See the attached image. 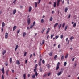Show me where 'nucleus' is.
I'll use <instances>...</instances> for the list:
<instances>
[{
    "label": "nucleus",
    "instance_id": "f257e3e1",
    "mask_svg": "<svg viewBox=\"0 0 79 79\" xmlns=\"http://www.w3.org/2000/svg\"><path fill=\"white\" fill-rule=\"evenodd\" d=\"M37 64H36L35 66V68L34 69V72L35 73V74L36 77H37V76H38V73H37V72L36 71H37Z\"/></svg>",
    "mask_w": 79,
    "mask_h": 79
},
{
    "label": "nucleus",
    "instance_id": "f03ea898",
    "mask_svg": "<svg viewBox=\"0 0 79 79\" xmlns=\"http://www.w3.org/2000/svg\"><path fill=\"white\" fill-rule=\"evenodd\" d=\"M8 37V33H6L5 35V39H7Z\"/></svg>",
    "mask_w": 79,
    "mask_h": 79
},
{
    "label": "nucleus",
    "instance_id": "7ed1b4c3",
    "mask_svg": "<svg viewBox=\"0 0 79 79\" xmlns=\"http://www.w3.org/2000/svg\"><path fill=\"white\" fill-rule=\"evenodd\" d=\"M60 0H57V6H59V3H60Z\"/></svg>",
    "mask_w": 79,
    "mask_h": 79
},
{
    "label": "nucleus",
    "instance_id": "20e7f679",
    "mask_svg": "<svg viewBox=\"0 0 79 79\" xmlns=\"http://www.w3.org/2000/svg\"><path fill=\"white\" fill-rule=\"evenodd\" d=\"M27 23L29 25L30 24V23H31V20H30V18H28L27 20Z\"/></svg>",
    "mask_w": 79,
    "mask_h": 79
},
{
    "label": "nucleus",
    "instance_id": "39448f33",
    "mask_svg": "<svg viewBox=\"0 0 79 79\" xmlns=\"http://www.w3.org/2000/svg\"><path fill=\"white\" fill-rule=\"evenodd\" d=\"M62 74V72L61 71L57 73V76H60Z\"/></svg>",
    "mask_w": 79,
    "mask_h": 79
},
{
    "label": "nucleus",
    "instance_id": "423d86ee",
    "mask_svg": "<svg viewBox=\"0 0 79 79\" xmlns=\"http://www.w3.org/2000/svg\"><path fill=\"white\" fill-rule=\"evenodd\" d=\"M16 63L18 64V65H19V64H20V62H19V60H17L16 61Z\"/></svg>",
    "mask_w": 79,
    "mask_h": 79
},
{
    "label": "nucleus",
    "instance_id": "0eeeda50",
    "mask_svg": "<svg viewBox=\"0 0 79 79\" xmlns=\"http://www.w3.org/2000/svg\"><path fill=\"white\" fill-rule=\"evenodd\" d=\"M6 53V50H4V51L2 52V54L3 55H5V54Z\"/></svg>",
    "mask_w": 79,
    "mask_h": 79
},
{
    "label": "nucleus",
    "instance_id": "6e6552de",
    "mask_svg": "<svg viewBox=\"0 0 79 79\" xmlns=\"http://www.w3.org/2000/svg\"><path fill=\"white\" fill-rule=\"evenodd\" d=\"M45 30V28H43L41 31V33H43Z\"/></svg>",
    "mask_w": 79,
    "mask_h": 79
},
{
    "label": "nucleus",
    "instance_id": "1a4fd4ad",
    "mask_svg": "<svg viewBox=\"0 0 79 79\" xmlns=\"http://www.w3.org/2000/svg\"><path fill=\"white\" fill-rule=\"evenodd\" d=\"M32 10V7H30L29 9V12H31Z\"/></svg>",
    "mask_w": 79,
    "mask_h": 79
},
{
    "label": "nucleus",
    "instance_id": "9d476101",
    "mask_svg": "<svg viewBox=\"0 0 79 79\" xmlns=\"http://www.w3.org/2000/svg\"><path fill=\"white\" fill-rule=\"evenodd\" d=\"M56 2H55L54 3L53 6L55 7H56Z\"/></svg>",
    "mask_w": 79,
    "mask_h": 79
},
{
    "label": "nucleus",
    "instance_id": "9b49d317",
    "mask_svg": "<svg viewBox=\"0 0 79 79\" xmlns=\"http://www.w3.org/2000/svg\"><path fill=\"white\" fill-rule=\"evenodd\" d=\"M5 27V23L4 22H2V27Z\"/></svg>",
    "mask_w": 79,
    "mask_h": 79
},
{
    "label": "nucleus",
    "instance_id": "f8f14e48",
    "mask_svg": "<svg viewBox=\"0 0 79 79\" xmlns=\"http://www.w3.org/2000/svg\"><path fill=\"white\" fill-rule=\"evenodd\" d=\"M16 13V9H15L13 11V15H15Z\"/></svg>",
    "mask_w": 79,
    "mask_h": 79
},
{
    "label": "nucleus",
    "instance_id": "ddd939ff",
    "mask_svg": "<svg viewBox=\"0 0 79 79\" xmlns=\"http://www.w3.org/2000/svg\"><path fill=\"white\" fill-rule=\"evenodd\" d=\"M49 31H50V28H48V29L47 30V31H46V34H48V32H49Z\"/></svg>",
    "mask_w": 79,
    "mask_h": 79
},
{
    "label": "nucleus",
    "instance_id": "4468645a",
    "mask_svg": "<svg viewBox=\"0 0 79 79\" xmlns=\"http://www.w3.org/2000/svg\"><path fill=\"white\" fill-rule=\"evenodd\" d=\"M18 47H19V46H18V45H17L16 46V48L15 49V51H16V50H17V49L18 48Z\"/></svg>",
    "mask_w": 79,
    "mask_h": 79
},
{
    "label": "nucleus",
    "instance_id": "2eb2a0df",
    "mask_svg": "<svg viewBox=\"0 0 79 79\" xmlns=\"http://www.w3.org/2000/svg\"><path fill=\"white\" fill-rule=\"evenodd\" d=\"M16 29V26H14L13 28V31L15 30Z\"/></svg>",
    "mask_w": 79,
    "mask_h": 79
},
{
    "label": "nucleus",
    "instance_id": "dca6fc26",
    "mask_svg": "<svg viewBox=\"0 0 79 79\" xmlns=\"http://www.w3.org/2000/svg\"><path fill=\"white\" fill-rule=\"evenodd\" d=\"M26 33L25 32H23V35L24 37L26 36Z\"/></svg>",
    "mask_w": 79,
    "mask_h": 79
},
{
    "label": "nucleus",
    "instance_id": "f3484780",
    "mask_svg": "<svg viewBox=\"0 0 79 79\" xmlns=\"http://www.w3.org/2000/svg\"><path fill=\"white\" fill-rule=\"evenodd\" d=\"M10 63L11 64V63H12V58H10Z\"/></svg>",
    "mask_w": 79,
    "mask_h": 79
},
{
    "label": "nucleus",
    "instance_id": "a211bd4d",
    "mask_svg": "<svg viewBox=\"0 0 79 79\" xmlns=\"http://www.w3.org/2000/svg\"><path fill=\"white\" fill-rule=\"evenodd\" d=\"M53 20V17H51L50 18V21H52Z\"/></svg>",
    "mask_w": 79,
    "mask_h": 79
},
{
    "label": "nucleus",
    "instance_id": "6ab92c4d",
    "mask_svg": "<svg viewBox=\"0 0 79 79\" xmlns=\"http://www.w3.org/2000/svg\"><path fill=\"white\" fill-rule=\"evenodd\" d=\"M58 23H56L54 26V27H55L56 26H58Z\"/></svg>",
    "mask_w": 79,
    "mask_h": 79
},
{
    "label": "nucleus",
    "instance_id": "aec40b11",
    "mask_svg": "<svg viewBox=\"0 0 79 79\" xmlns=\"http://www.w3.org/2000/svg\"><path fill=\"white\" fill-rule=\"evenodd\" d=\"M68 11V8L66 7L65 9V13H66Z\"/></svg>",
    "mask_w": 79,
    "mask_h": 79
},
{
    "label": "nucleus",
    "instance_id": "412c9836",
    "mask_svg": "<svg viewBox=\"0 0 79 79\" xmlns=\"http://www.w3.org/2000/svg\"><path fill=\"white\" fill-rule=\"evenodd\" d=\"M35 8H37V2H35Z\"/></svg>",
    "mask_w": 79,
    "mask_h": 79
},
{
    "label": "nucleus",
    "instance_id": "4be33fe9",
    "mask_svg": "<svg viewBox=\"0 0 79 79\" xmlns=\"http://www.w3.org/2000/svg\"><path fill=\"white\" fill-rule=\"evenodd\" d=\"M58 27H59V29H60L61 28V24H60L59 25Z\"/></svg>",
    "mask_w": 79,
    "mask_h": 79
},
{
    "label": "nucleus",
    "instance_id": "5701e85b",
    "mask_svg": "<svg viewBox=\"0 0 79 79\" xmlns=\"http://www.w3.org/2000/svg\"><path fill=\"white\" fill-rule=\"evenodd\" d=\"M42 44H41V45H44V44H45V41L44 40H43L42 41Z\"/></svg>",
    "mask_w": 79,
    "mask_h": 79
},
{
    "label": "nucleus",
    "instance_id": "b1692460",
    "mask_svg": "<svg viewBox=\"0 0 79 79\" xmlns=\"http://www.w3.org/2000/svg\"><path fill=\"white\" fill-rule=\"evenodd\" d=\"M52 54H53V52H50V53H49L50 56H52Z\"/></svg>",
    "mask_w": 79,
    "mask_h": 79
},
{
    "label": "nucleus",
    "instance_id": "393cba45",
    "mask_svg": "<svg viewBox=\"0 0 79 79\" xmlns=\"http://www.w3.org/2000/svg\"><path fill=\"white\" fill-rule=\"evenodd\" d=\"M56 58H57V55H56L54 56V60H56Z\"/></svg>",
    "mask_w": 79,
    "mask_h": 79
},
{
    "label": "nucleus",
    "instance_id": "a878e982",
    "mask_svg": "<svg viewBox=\"0 0 79 79\" xmlns=\"http://www.w3.org/2000/svg\"><path fill=\"white\" fill-rule=\"evenodd\" d=\"M74 39V37L72 36L70 38V40H73V39Z\"/></svg>",
    "mask_w": 79,
    "mask_h": 79
},
{
    "label": "nucleus",
    "instance_id": "bb28decb",
    "mask_svg": "<svg viewBox=\"0 0 79 79\" xmlns=\"http://www.w3.org/2000/svg\"><path fill=\"white\" fill-rule=\"evenodd\" d=\"M26 74H24L23 75V77L24 78V79H26Z\"/></svg>",
    "mask_w": 79,
    "mask_h": 79
},
{
    "label": "nucleus",
    "instance_id": "cd10ccee",
    "mask_svg": "<svg viewBox=\"0 0 79 79\" xmlns=\"http://www.w3.org/2000/svg\"><path fill=\"white\" fill-rule=\"evenodd\" d=\"M1 70L2 72L4 71V67H3L2 69H1Z\"/></svg>",
    "mask_w": 79,
    "mask_h": 79
},
{
    "label": "nucleus",
    "instance_id": "c85d7f7f",
    "mask_svg": "<svg viewBox=\"0 0 79 79\" xmlns=\"http://www.w3.org/2000/svg\"><path fill=\"white\" fill-rule=\"evenodd\" d=\"M38 65L39 66H41V62L39 61V63H38Z\"/></svg>",
    "mask_w": 79,
    "mask_h": 79
},
{
    "label": "nucleus",
    "instance_id": "c756f323",
    "mask_svg": "<svg viewBox=\"0 0 79 79\" xmlns=\"http://www.w3.org/2000/svg\"><path fill=\"white\" fill-rule=\"evenodd\" d=\"M76 23H75L73 25V27H76Z\"/></svg>",
    "mask_w": 79,
    "mask_h": 79
},
{
    "label": "nucleus",
    "instance_id": "7c9ffc66",
    "mask_svg": "<svg viewBox=\"0 0 79 79\" xmlns=\"http://www.w3.org/2000/svg\"><path fill=\"white\" fill-rule=\"evenodd\" d=\"M32 78H33V79H34V78L35 77V75H32Z\"/></svg>",
    "mask_w": 79,
    "mask_h": 79
},
{
    "label": "nucleus",
    "instance_id": "2f4dec72",
    "mask_svg": "<svg viewBox=\"0 0 79 79\" xmlns=\"http://www.w3.org/2000/svg\"><path fill=\"white\" fill-rule=\"evenodd\" d=\"M41 22L42 23H43L44 22V19H42L41 20Z\"/></svg>",
    "mask_w": 79,
    "mask_h": 79
},
{
    "label": "nucleus",
    "instance_id": "473e14b6",
    "mask_svg": "<svg viewBox=\"0 0 79 79\" xmlns=\"http://www.w3.org/2000/svg\"><path fill=\"white\" fill-rule=\"evenodd\" d=\"M54 35H51V39H52L53 37V36H54Z\"/></svg>",
    "mask_w": 79,
    "mask_h": 79
},
{
    "label": "nucleus",
    "instance_id": "72a5a7b5",
    "mask_svg": "<svg viewBox=\"0 0 79 79\" xmlns=\"http://www.w3.org/2000/svg\"><path fill=\"white\" fill-rule=\"evenodd\" d=\"M64 59V55H62V56L61 57V60H63Z\"/></svg>",
    "mask_w": 79,
    "mask_h": 79
},
{
    "label": "nucleus",
    "instance_id": "f704fd0d",
    "mask_svg": "<svg viewBox=\"0 0 79 79\" xmlns=\"http://www.w3.org/2000/svg\"><path fill=\"white\" fill-rule=\"evenodd\" d=\"M35 25V22L34 21L33 23V26H34Z\"/></svg>",
    "mask_w": 79,
    "mask_h": 79
},
{
    "label": "nucleus",
    "instance_id": "c9c22d12",
    "mask_svg": "<svg viewBox=\"0 0 79 79\" xmlns=\"http://www.w3.org/2000/svg\"><path fill=\"white\" fill-rule=\"evenodd\" d=\"M59 66H57L56 69V70H58L59 69Z\"/></svg>",
    "mask_w": 79,
    "mask_h": 79
},
{
    "label": "nucleus",
    "instance_id": "e433bc0d",
    "mask_svg": "<svg viewBox=\"0 0 79 79\" xmlns=\"http://www.w3.org/2000/svg\"><path fill=\"white\" fill-rule=\"evenodd\" d=\"M68 29V25H67L65 27V30H66Z\"/></svg>",
    "mask_w": 79,
    "mask_h": 79
},
{
    "label": "nucleus",
    "instance_id": "4c0bfd02",
    "mask_svg": "<svg viewBox=\"0 0 79 79\" xmlns=\"http://www.w3.org/2000/svg\"><path fill=\"white\" fill-rule=\"evenodd\" d=\"M65 26V23H64L62 25V27H64Z\"/></svg>",
    "mask_w": 79,
    "mask_h": 79
},
{
    "label": "nucleus",
    "instance_id": "58836bf2",
    "mask_svg": "<svg viewBox=\"0 0 79 79\" xmlns=\"http://www.w3.org/2000/svg\"><path fill=\"white\" fill-rule=\"evenodd\" d=\"M67 64V63H66V62H65L64 63V66H66V64Z\"/></svg>",
    "mask_w": 79,
    "mask_h": 79
},
{
    "label": "nucleus",
    "instance_id": "ea45409f",
    "mask_svg": "<svg viewBox=\"0 0 79 79\" xmlns=\"http://www.w3.org/2000/svg\"><path fill=\"white\" fill-rule=\"evenodd\" d=\"M47 74L44 75L43 76V77H46V76H47Z\"/></svg>",
    "mask_w": 79,
    "mask_h": 79
},
{
    "label": "nucleus",
    "instance_id": "a19ab883",
    "mask_svg": "<svg viewBox=\"0 0 79 79\" xmlns=\"http://www.w3.org/2000/svg\"><path fill=\"white\" fill-rule=\"evenodd\" d=\"M26 54H27V52H25L24 53V56H25L26 55Z\"/></svg>",
    "mask_w": 79,
    "mask_h": 79
},
{
    "label": "nucleus",
    "instance_id": "79ce46f5",
    "mask_svg": "<svg viewBox=\"0 0 79 79\" xmlns=\"http://www.w3.org/2000/svg\"><path fill=\"white\" fill-rule=\"evenodd\" d=\"M60 47H61V45H60V44H59L58 45V48H60Z\"/></svg>",
    "mask_w": 79,
    "mask_h": 79
},
{
    "label": "nucleus",
    "instance_id": "37998d69",
    "mask_svg": "<svg viewBox=\"0 0 79 79\" xmlns=\"http://www.w3.org/2000/svg\"><path fill=\"white\" fill-rule=\"evenodd\" d=\"M40 1H41V0H38L39 2H37L38 4H39V3H40Z\"/></svg>",
    "mask_w": 79,
    "mask_h": 79
},
{
    "label": "nucleus",
    "instance_id": "c03bdc74",
    "mask_svg": "<svg viewBox=\"0 0 79 79\" xmlns=\"http://www.w3.org/2000/svg\"><path fill=\"white\" fill-rule=\"evenodd\" d=\"M47 67H48V69H50V65L49 64H48V65Z\"/></svg>",
    "mask_w": 79,
    "mask_h": 79
},
{
    "label": "nucleus",
    "instance_id": "a18cd8bd",
    "mask_svg": "<svg viewBox=\"0 0 79 79\" xmlns=\"http://www.w3.org/2000/svg\"><path fill=\"white\" fill-rule=\"evenodd\" d=\"M48 76H50L51 75V73H48Z\"/></svg>",
    "mask_w": 79,
    "mask_h": 79
},
{
    "label": "nucleus",
    "instance_id": "49530a36",
    "mask_svg": "<svg viewBox=\"0 0 79 79\" xmlns=\"http://www.w3.org/2000/svg\"><path fill=\"white\" fill-rule=\"evenodd\" d=\"M68 56V54L66 56H65V58H67Z\"/></svg>",
    "mask_w": 79,
    "mask_h": 79
},
{
    "label": "nucleus",
    "instance_id": "de8ad7c7",
    "mask_svg": "<svg viewBox=\"0 0 79 79\" xmlns=\"http://www.w3.org/2000/svg\"><path fill=\"white\" fill-rule=\"evenodd\" d=\"M40 72H42V68H41L40 69Z\"/></svg>",
    "mask_w": 79,
    "mask_h": 79
},
{
    "label": "nucleus",
    "instance_id": "09e8293b",
    "mask_svg": "<svg viewBox=\"0 0 79 79\" xmlns=\"http://www.w3.org/2000/svg\"><path fill=\"white\" fill-rule=\"evenodd\" d=\"M60 38L61 39H63V35H61L60 36Z\"/></svg>",
    "mask_w": 79,
    "mask_h": 79
},
{
    "label": "nucleus",
    "instance_id": "8fccbe9b",
    "mask_svg": "<svg viewBox=\"0 0 79 79\" xmlns=\"http://www.w3.org/2000/svg\"><path fill=\"white\" fill-rule=\"evenodd\" d=\"M2 79H4V76H3V75H2Z\"/></svg>",
    "mask_w": 79,
    "mask_h": 79
},
{
    "label": "nucleus",
    "instance_id": "3c124183",
    "mask_svg": "<svg viewBox=\"0 0 79 79\" xmlns=\"http://www.w3.org/2000/svg\"><path fill=\"white\" fill-rule=\"evenodd\" d=\"M42 62L43 64H44V63H45V60H42Z\"/></svg>",
    "mask_w": 79,
    "mask_h": 79
},
{
    "label": "nucleus",
    "instance_id": "603ef678",
    "mask_svg": "<svg viewBox=\"0 0 79 79\" xmlns=\"http://www.w3.org/2000/svg\"><path fill=\"white\" fill-rule=\"evenodd\" d=\"M60 64V62H58L57 63V66H59V65Z\"/></svg>",
    "mask_w": 79,
    "mask_h": 79
},
{
    "label": "nucleus",
    "instance_id": "864d4df0",
    "mask_svg": "<svg viewBox=\"0 0 79 79\" xmlns=\"http://www.w3.org/2000/svg\"><path fill=\"white\" fill-rule=\"evenodd\" d=\"M20 32V30H18L17 31V34H18V33H19V32Z\"/></svg>",
    "mask_w": 79,
    "mask_h": 79
},
{
    "label": "nucleus",
    "instance_id": "5fc2aeb1",
    "mask_svg": "<svg viewBox=\"0 0 79 79\" xmlns=\"http://www.w3.org/2000/svg\"><path fill=\"white\" fill-rule=\"evenodd\" d=\"M49 37H50V36H49V35H48L47 36V39H48V38H49Z\"/></svg>",
    "mask_w": 79,
    "mask_h": 79
},
{
    "label": "nucleus",
    "instance_id": "6e6d98bb",
    "mask_svg": "<svg viewBox=\"0 0 79 79\" xmlns=\"http://www.w3.org/2000/svg\"><path fill=\"white\" fill-rule=\"evenodd\" d=\"M33 25L31 26L30 27V29H32L33 27Z\"/></svg>",
    "mask_w": 79,
    "mask_h": 79
},
{
    "label": "nucleus",
    "instance_id": "4d7b16f0",
    "mask_svg": "<svg viewBox=\"0 0 79 79\" xmlns=\"http://www.w3.org/2000/svg\"><path fill=\"white\" fill-rule=\"evenodd\" d=\"M59 37V36H58V35L56 36V39H57V38H58Z\"/></svg>",
    "mask_w": 79,
    "mask_h": 79
},
{
    "label": "nucleus",
    "instance_id": "13d9d810",
    "mask_svg": "<svg viewBox=\"0 0 79 79\" xmlns=\"http://www.w3.org/2000/svg\"><path fill=\"white\" fill-rule=\"evenodd\" d=\"M71 17V15L70 14H69V16L68 17V18H70V17Z\"/></svg>",
    "mask_w": 79,
    "mask_h": 79
},
{
    "label": "nucleus",
    "instance_id": "bf43d9fd",
    "mask_svg": "<svg viewBox=\"0 0 79 79\" xmlns=\"http://www.w3.org/2000/svg\"><path fill=\"white\" fill-rule=\"evenodd\" d=\"M4 27H2V29H1V30L2 31V32H3V28Z\"/></svg>",
    "mask_w": 79,
    "mask_h": 79
},
{
    "label": "nucleus",
    "instance_id": "052dcab7",
    "mask_svg": "<svg viewBox=\"0 0 79 79\" xmlns=\"http://www.w3.org/2000/svg\"><path fill=\"white\" fill-rule=\"evenodd\" d=\"M16 0H15L13 2V3H15V2H16Z\"/></svg>",
    "mask_w": 79,
    "mask_h": 79
},
{
    "label": "nucleus",
    "instance_id": "680f3d73",
    "mask_svg": "<svg viewBox=\"0 0 79 79\" xmlns=\"http://www.w3.org/2000/svg\"><path fill=\"white\" fill-rule=\"evenodd\" d=\"M32 54H31L30 55V58H32Z\"/></svg>",
    "mask_w": 79,
    "mask_h": 79
},
{
    "label": "nucleus",
    "instance_id": "e2e57ef3",
    "mask_svg": "<svg viewBox=\"0 0 79 79\" xmlns=\"http://www.w3.org/2000/svg\"><path fill=\"white\" fill-rule=\"evenodd\" d=\"M68 38H67L66 39V42H67V41H68Z\"/></svg>",
    "mask_w": 79,
    "mask_h": 79
},
{
    "label": "nucleus",
    "instance_id": "0e129e2a",
    "mask_svg": "<svg viewBox=\"0 0 79 79\" xmlns=\"http://www.w3.org/2000/svg\"><path fill=\"white\" fill-rule=\"evenodd\" d=\"M74 59H75L74 58H73L72 59V61H74Z\"/></svg>",
    "mask_w": 79,
    "mask_h": 79
},
{
    "label": "nucleus",
    "instance_id": "69168bd1",
    "mask_svg": "<svg viewBox=\"0 0 79 79\" xmlns=\"http://www.w3.org/2000/svg\"><path fill=\"white\" fill-rule=\"evenodd\" d=\"M5 65H6V66H8V63H7Z\"/></svg>",
    "mask_w": 79,
    "mask_h": 79
},
{
    "label": "nucleus",
    "instance_id": "338daca9",
    "mask_svg": "<svg viewBox=\"0 0 79 79\" xmlns=\"http://www.w3.org/2000/svg\"><path fill=\"white\" fill-rule=\"evenodd\" d=\"M27 63V60H25V64H26Z\"/></svg>",
    "mask_w": 79,
    "mask_h": 79
},
{
    "label": "nucleus",
    "instance_id": "774afa93",
    "mask_svg": "<svg viewBox=\"0 0 79 79\" xmlns=\"http://www.w3.org/2000/svg\"><path fill=\"white\" fill-rule=\"evenodd\" d=\"M30 77V74H29L28 75V77Z\"/></svg>",
    "mask_w": 79,
    "mask_h": 79
}]
</instances>
